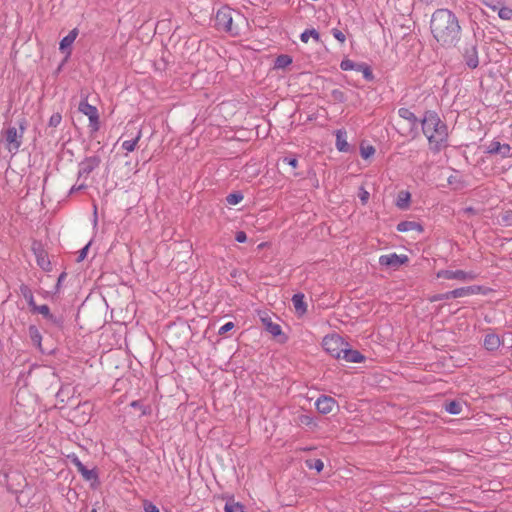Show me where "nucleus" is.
Returning <instances> with one entry per match:
<instances>
[{
	"label": "nucleus",
	"instance_id": "37998d69",
	"mask_svg": "<svg viewBox=\"0 0 512 512\" xmlns=\"http://www.w3.org/2000/svg\"><path fill=\"white\" fill-rule=\"evenodd\" d=\"M62 121V116L60 113H54L51 115L50 119H49V123L48 125L50 127H57Z\"/></svg>",
	"mask_w": 512,
	"mask_h": 512
},
{
	"label": "nucleus",
	"instance_id": "f3484780",
	"mask_svg": "<svg viewBox=\"0 0 512 512\" xmlns=\"http://www.w3.org/2000/svg\"><path fill=\"white\" fill-rule=\"evenodd\" d=\"M340 359H344L346 362L360 363L365 360V357L358 350L351 349L347 343V346L343 348Z\"/></svg>",
	"mask_w": 512,
	"mask_h": 512
},
{
	"label": "nucleus",
	"instance_id": "b1692460",
	"mask_svg": "<svg viewBox=\"0 0 512 512\" xmlns=\"http://www.w3.org/2000/svg\"><path fill=\"white\" fill-rule=\"evenodd\" d=\"M263 324L265 325L266 330L272 334L273 336H279L282 334V329L279 324L274 323L271 318L265 317L261 319Z\"/></svg>",
	"mask_w": 512,
	"mask_h": 512
},
{
	"label": "nucleus",
	"instance_id": "8fccbe9b",
	"mask_svg": "<svg viewBox=\"0 0 512 512\" xmlns=\"http://www.w3.org/2000/svg\"><path fill=\"white\" fill-rule=\"evenodd\" d=\"M332 34L335 37V39H337L339 42H341V43L345 42L346 37H345V34L342 31L334 28V29H332Z\"/></svg>",
	"mask_w": 512,
	"mask_h": 512
},
{
	"label": "nucleus",
	"instance_id": "0eeeda50",
	"mask_svg": "<svg viewBox=\"0 0 512 512\" xmlns=\"http://www.w3.org/2000/svg\"><path fill=\"white\" fill-rule=\"evenodd\" d=\"M19 127L20 133H18L16 127H9L5 131V141L10 152L16 153L22 144L23 133L25 130L24 122H20Z\"/></svg>",
	"mask_w": 512,
	"mask_h": 512
},
{
	"label": "nucleus",
	"instance_id": "412c9836",
	"mask_svg": "<svg viewBox=\"0 0 512 512\" xmlns=\"http://www.w3.org/2000/svg\"><path fill=\"white\" fill-rule=\"evenodd\" d=\"M78 35V30L77 28H74L73 30H71L68 35H66L61 41H60V46H59V49L62 51V52H66L70 47L71 45L73 44V42L75 41L76 37Z\"/></svg>",
	"mask_w": 512,
	"mask_h": 512
},
{
	"label": "nucleus",
	"instance_id": "c756f323",
	"mask_svg": "<svg viewBox=\"0 0 512 512\" xmlns=\"http://www.w3.org/2000/svg\"><path fill=\"white\" fill-rule=\"evenodd\" d=\"M291 63H292L291 56H289L287 54H281V55L277 56L274 66L277 69H284L287 66H289Z\"/></svg>",
	"mask_w": 512,
	"mask_h": 512
},
{
	"label": "nucleus",
	"instance_id": "4c0bfd02",
	"mask_svg": "<svg viewBox=\"0 0 512 512\" xmlns=\"http://www.w3.org/2000/svg\"><path fill=\"white\" fill-rule=\"evenodd\" d=\"M498 16L502 20H511L512 19V8L501 6L498 9Z\"/></svg>",
	"mask_w": 512,
	"mask_h": 512
},
{
	"label": "nucleus",
	"instance_id": "864d4df0",
	"mask_svg": "<svg viewBox=\"0 0 512 512\" xmlns=\"http://www.w3.org/2000/svg\"><path fill=\"white\" fill-rule=\"evenodd\" d=\"M299 422L304 425H310L312 423V418L308 415H300Z\"/></svg>",
	"mask_w": 512,
	"mask_h": 512
},
{
	"label": "nucleus",
	"instance_id": "a18cd8bd",
	"mask_svg": "<svg viewBox=\"0 0 512 512\" xmlns=\"http://www.w3.org/2000/svg\"><path fill=\"white\" fill-rule=\"evenodd\" d=\"M234 323L233 322H227L225 323L223 326H221L218 330V334L219 335H224L226 334L227 332H229L230 330H232L234 328Z\"/></svg>",
	"mask_w": 512,
	"mask_h": 512
},
{
	"label": "nucleus",
	"instance_id": "f8f14e48",
	"mask_svg": "<svg viewBox=\"0 0 512 512\" xmlns=\"http://www.w3.org/2000/svg\"><path fill=\"white\" fill-rule=\"evenodd\" d=\"M408 261L409 258L407 255H398L396 253L382 255L379 257V264L381 266L389 267L392 269H398L401 265L407 263Z\"/></svg>",
	"mask_w": 512,
	"mask_h": 512
},
{
	"label": "nucleus",
	"instance_id": "ddd939ff",
	"mask_svg": "<svg viewBox=\"0 0 512 512\" xmlns=\"http://www.w3.org/2000/svg\"><path fill=\"white\" fill-rule=\"evenodd\" d=\"M101 163V158L98 155L86 157L79 163L78 178L88 177V175L96 169Z\"/></svg>",
	"mask_w": 512,
	"mask_h": 512
},
{
	"label": "nucleus",
	"instance_id": "4be33fe9",
	"mask_svg": "<svg viewBox=\"0 0 512 512\" xmlns=\"http://www.w3.org/2000/svg\"><path fill=\"white\" fill-rule=\"evenodd\" d=\"M412 230L422 232L423 228L420 223L415 221H402L397 225V231L399 232H408Z\"/></svg>",
	"mask_w": 512,
	"mask_h": 512
},
{
	"label": "nucleus",
	"instance_id": "c03bdc74",
	"mask_svg": "<svg viewBox=\"0 0 512 512\" xmlns=\"http://www.w3.org/2000/svg\"><path fill=\"white\" fill-rule=\"evenodd\" d=\"M332 97L334 98V100H337L339 102H344L346 100L344 92L339 89H334L332 91Z\"/></svg>",
	"mask_w": 512,
	"mask_h": 512
},
{
	"label": "nucleus",
	"instance_id": "49530a36",
	"mask_svg": "<svg viewBox=\"0 0 512 512\" xmlns=\"http://www.w3.org/2000/svg\"><path fill=\"white\" fill-rule=\"evenodd\" d=\"M90 244L91 242H89L88 244H86L80 251H79V254H78V257H77V262H81L83 261L86 256H87V253H88V250H89V247H90Z\"/></svg>",
	"mask_w": 512,
	"mask_h": 512
},
{
	"label": "nucleus",
	"instance_id": "a211bd4d",
	"mask_svg": "<svg viewBox=\"0 0 512 512\" xmlns=\"http://www.w3.org/2000/svg\"><path fill=\"white\" fill-rule=\"evenodd\" d=\"M483 345L488 351H495L501 345L500 337L494 333L487 334L484 338Z\"/></svg>",
	"mask_w": 512,
	"mask_h": 512
},
{
	"label": "nucleus",
	"instance_id": "c9c22d12",
	"mask_svg": "<svg viewBox=\"0 0 512 512\" xmlns=\"http://www.w3.org/2000/svg\"><path fill=\"white\" fill-rule=\"evenodd\" d=\"M306 465L310 469H315L317 472H321L324 468V463L321 459H308Z\"/></svg>",
	"mask_w": 512,
	"mask_h": 512
},
{
	"label": "nucleus",
	"instance_id": "f257e3e1",
	"mask_svg": "<svg viewBox=\"0 0 512 512\" xmlns=\"http://www.w3.org/2000/svg\"><path fill=\"white\" fill-rule=\"evenodd\" d=\"M430 30L437 43L445 48L454 47L459 42L462 32L458 17L446 8H439L433 12Z\"/></svg>",
	"mask_w": 512,
	"mask_h": 512
},
{
	"label": "nucleus",
	"instance_id": "58836bf2",
	"mask_svg": "<svg viewBox=\"0 0 512 512\" xmlns=\"http://www.w3.org/2000/svg\"><path fill=\"white\" fill-rule=\"evenodd\" d=\"M499 223L504 225V226L512 225V211L508 210V211L503 212L500 215Z\"/></svg>",
	"mask_w": 512,
	"mask_h": 512
},
{
	"label": "nucleus",
	"instance_id": "7ed1b4c3",
	"mask_svg": "<svg viewBox=\"0 0 512 512\" xmlns=\"http://www.w3.org/2000/svg\"><path fill=\"white\" fill-rule=\"evenodd\" d=\"M233 13L235 11L228 6H223L217 11L215 16V27L217 30L228 32L234 36L239 34L238 26L234 25ZM236 15L241 18L238 12H236Z\"/></svg>",
	"mask_w": 512,
	"mask_h": 512
},
{
	"label": "nucleus",
	"instance_id": "dca6fc26",
	"mask_svg": "<svg viewBox=\"0 0 512 512\" xmlns=\"http://www.w3.org/2000/svg\"><path fill=\"white\" fill-rule=\"evenodd\" d=\"M316 409L321 414H328L332 412L337 402L334 398L327 395H321L315 402Z\"/></svg>",
	"mask_w": 512,
	"mask_h": 512
},
{
	"label": "nucleus",
	"instance_id": "c85d7f7f",
	"mask_svg": "<svg viewBox=\"0 0 512 512\" xmlns=\"http://www.w3.org/2000/svg\"><path fill=\"white\" fill-rule=\"evenodd\" d=\"M313 38L316 42H319L320 41V34L319 32L314 29V28H311V29H306L305 31H303L300 35V39L302 42L304 43H307L309 38Z\"/></svg>",
	"mask_w": 512,
	"mask_h": 512
},
{
	"label": "nucleus",
	"instance_id": "2eb2a0df",
	"mask_svg": "<svg viewBox=\"0 0 512 512\" xmlns=\"http://www.w3.org/2000/svg\"><path fill=\"white\" fill-rule=\"evenodd\" d=\"M32 250L35 254L38 266L44 271H50L51 262L48 258V254L43 249L42 245L40 243L34 242L32 245Z\"/></svg>",
	"mask_w": 512,
	"mask_h": 512
},
{
	"label": "nucleus",
	"instance_id": "79ce46f5",
	"mask_svg": "<svg viewBox=\"0 0 512 512\" xmlns=\"http://www.w3.org/2000/svg\"><path fill=\"white\" fill-rule=\"evenodd\" d=\"M481 3L490 9L496 11L498 10L502 5V0H480Z\"/></svg>",
	"mask_w": 512,
	"mask_h": 512
},
{
	"label": "nucleus",
	"instance_id": "1a4fd4ad",
	"mask_svg": "<svg viewBox=\"0 0 512 512\" xmlns=\"http://www.w3.org/2000/svg\"><path fill=\"white\" fill-rule=\"evenodd\" d=\"M340 68L343 71L355 70L357 72H361L366 81L374 80V75L371 67L364 62L356 63L350 59H343L340 63Z\"/></svg>",
	"mask_w": 512,
	"mask_h": 512
},
{
	"label": "nucleus",
	"instance_id": "72a5a7b5",
	"mask_svg": "<svg viewBox=\"0 0 512 512\" xmlns=\"http://www.w3.org/2000/svg\"><path fill=\"white\" fill-rule=\"evenodd\" d=\"M243 200V194L239 191H236V192H233V193H230L227 195L226 197V202L229 204V205H237L238 203H240L241 201Z\"/></svg>",
	"mask_w": 512,
	"mask_h": 512
},
{
	"label": "nucleus",
	"instance_id": "603ef678",
	"mask_svg": "<svg viewBox=\"0 0 512 512\" xmlns=\"http://www.w3.org/2000/svg\"><path fill=\"white\" fill-rule=\"evenodd\" d=\"M235 240L239 243H244L247 240V235L244 231H238L235 235Z\"/></svg>",
	"mask_w": 512,
	"mask_h": 512
},
{
	"label": "nucleus",
	"instance_id": "cd10ccee",
	"mask_svg": "<svg viewBox=\"0 0 512 512\" xmlns=\"http://www.w3.org/2000/svg\"><path fill=\"white\" fill-rule=\"evenodd\" d=\"M28 334L33 345L40 347L42 341V335L39 329L35 325H30L28 327Z\"/></svg>",
	"mask_w": 512,
	"mask_h": 512
},
{
	"label": "nucleus",
	"instance_id": "2f4dec72",
	"mask_svg": "<svg viewBox=\"0 0 512 512\" xmlns=\"http://www.w3.org/2000/svg\"><path fill=\"white\" fill-rule=\"evenodd\" d=\"M46 320L54 327L62 329L64 326V316L62 314H50V317H47Z\"/></svg>",
	"mask_w": 512,
	"mask_h": 512
},
{
	"label": "nucleus",
	"instance_id": "13d9d810",
	"mask_svg": "<svg viewBox=\"0 0 512 512\" xmlns=\"http://www.w3.org/2000/svg\"><path fill=\"white\" fill-rule=\"evenodd\" d=\"M18 478H21L23 481H25V478L21 474H16Z\"/></svg>",
	"mask_w": 512,
	"mask_h": 512
},
{
	"label": "nucleus",
	"instance_id": "5fc2aeb1",
	"mask_svg": "<svg viewBox=\"0 0 512 512\" xmlns=\"http://www.w3.org/2000/svg\"><path fill=\"white\" fill-rule=\"evenodd\" d=\"M86 188V185L85 184H81L79 186H73L70 190V194L76 192V191H80V190H83Z\"/></svg>",
	"mask_w": 512,
	"mask_h": 512
},
{
	"label": "nucleus",
	"instance_id": "de8ad7c7",
	"mask_svg": "<svg viewBox=\"0 0 512 512\" xmlns=\"http://www.w3.org/2000/svg\"><path fill=\"white\" fill-rule=\"evenodd\" d=\"M143 508L145 512H159V509L150 501H144Z\"/></svg>",
	"mask_w": 512,
	"mask_h": 512
},
{
	"label": "nucleus",
	"instance_id": "9d476101",
	"mask_svg": "<svg viewBox=\"0 0 512 512\" xmlns=\"http://www.w3.org/2000/svg\"><path fill=\"white\" fill-rule=\"evenodd\" d=\"M485 153L499 155L501 158H510L512 157V147L507 143H501L494 139L485 145Z\"/></svg>",
	"mask_w": 512,
	"mask_h": 512
},
{
	"label": "nucleus",
	"instance_id": "20e7f679",
	"mask_svg": "<svg viewBox=\"0 0 512 512\" xmlns=\"http://www.w3.org/2000/svg\"><path fill=\"white\" fill-rule=\"evenodd\" d=\"M481 290H482V287L478 286V285L456 288V289H454L452 291H448L446 293L434 295L431 298V301L434 302V301L449 300L452 298L466 297V296H470V295L479 294L481 292Z\"/></svg>",
	"mask_w": 512,
	"mask_h": 512
},
{
	"label": "nucleus",
	"instance_id": "09e8293b",
	"mask_svg": "<svg viewBox=\"0 0 512 512\" xmlns=\"http://www.w3.org/2000/svg\"><path fill=\"white\" fill-rule=\"evenodd\" d=\"M282 162L291 166L292 168H296L298 165V160L296 157H283Z\"/></svg>",
	"mask_w": 512,
	"mask_h": 512
},
{
	"label": "nucleus",
	"instance_id": "39448f33",
	"mask_svg": "<svg viewBox=\"0 0 512 512\" xmlns=\"http://www.w3.org/2000/svg\"><path fill=\"white\" fill-rule=\"evenodd\" d=\"M461 54L466 66L475 69L479 65L478 45L476 40L466 42L461 49Z\"/></svg>",
	"mask_w": 512,
	"mask_h": 512
},
{
	"label": "nucleus",
	"instance_id": "393cba45",
	"mask_svg": "<svg viewBox=\"0 0 512 512\" xmlns=\"http://www.w3.org/2000/svg\"><path fill=\"white\" fill-rule=\"evenodd\" d=\"M410 199L411 194L408 191L402 190L397 195L396 206L402 210L407 209L409 207Z\"/></svg>",
	"mask_w": 512,
	"mask_h": 512
},
{
	"label": "nucleus",
	"instance_id": "4468645a",
	"mask_svg": "<svg viewBox=\"0 0 512 512\" xmlns=\"http://www.w3.org/2000/svg\"><path fill=\"white\" fill-rule=\"evenodd\" d=\"M72 464L77 468V471L82 475L86 481L97 482L98 474L95 469H88L76 456H70Z\"/></svg>",
	"mask_w": 512,
	"mask_h": 512
},
{
	"label": "nucleus",
	"instance_id": "5701e85b",
	"mask_svg": "<svg viewBox=\"0 0 512 512\" xmlns=\"http://www.w3.org/2000/svg\"><path fill=\"white\" fill-rule=\"evenodd\" d=\"M336 147L340 152H349L350 146L346 141V131L337 130V132H336Z\"/></svg>",
	"mask_w": 512,
	"mask_h": 512
},
{
	"label": "nucleus",
	"instance_id": "a19ab883",
	"mask_svg": "<svg viewBox=\"0 0 512 512\" xmlns=\"http://www.w3.org/2000/svg\"><path fill=\"white\" fill-rule=\"evenodd\" d=\"M374 153H375V148L373 146H371V145H367V146L361 145V147H360V154H361V157L363 159H368L369 157L374 155Z\"/></svg>",
	"mask_w": 512,
	"mask_h": 512
},
{
	"label": "nucleus",
	"instance_id": "4d7b16f0",
	"mask_svg": "<svg viewBox=\"0 0 512 512\" xmlns=\"http://www.w3.org/2000/svg\"><path fill=\"white\" fill-rule=\"evenodd\" d=\"M464 212L467 213V214H473L474 215V214H476L477 211L473 207H467V208L464 209Z\"/></svg>",
	"mask_w": 512,
	"mask_h": 512
},
{
	"label": "nucleus",
	"instance_id": "f03ea898",
	"mask_svg": "<svg viewBox=\"0 0 512 512\" xmlns=\"http://www.w3.org/2000/svg\"><path fill=\"white\" fill-rule=\"evenodd\" d=\"M422 132L438 150L448 139V127L435 111L428 110L420 121Z\"/></svg>",
	"mask_w": 512,
	"mask_h": 512
},
{
	"label": "nucleus",
	"instance_id": "3c124183",
	"mask_svg": "<svg viewBox=\"0 0 512 512\" xmlns=\"http://www.w3.org/2000/svg\"><path fill=\"white\" fill-rule=\"evenodd\" d=\"M359 198L362 204H366L369 199V192L366 191L363 187L360 188Z\"/></svg>",
	"mask_w": 512,
	"mask_h": 512
},
{
	"label": "nucleus",
	"instance_id": "e433bc0d",
	"mask_svg": "<svg viewBox=\"0 0 512 512\" xmlns=\"http://www.w3.org/2000/svg\"><path fill=\"white\" fill-rule=\"evenodd\" d=\"M224 511L225 512H237V511H240V512H244L243 511V505H241L239 502H226L225 506H224Z\"/></svg>",
	"mask_w": 512,
	"mask_h": 512
},
{
	"label": "nucleus",
	"instance_id": "6e6d98bb",
	"mask_svg": "<svg viewBox=\"0 0 512 512\" xmlns=\"http://www.w3.org/2000/svg\"><path fill=\"white\" fill-rule=\"evenodd\" d=\"M67 274L65 272H62L59 277H58V280H57V286H59L63 280L66 278Z\"/></svg>",
	"mask_w": 512,
	"mask_h": 512
},
{
	"label": "nucleus",
	"instance_id": "423d86ee",
	"mask_svg": "<svg viewBox=\"0 0 512 512\" xmlns=\"http://www.w3.org/2000/svg\"><path fill=\"white\" fill-rule=\"evenodd\" d=\"M347 346V342L339 335L326 336L323 339L324 349L334 358L340 359L343 348Z\"/></svg>",
	"mask_w": 512,
	"mask_h": 512
},
{
	"label": "nucleus",
	"instance_id": "6e6552de",
	"mask_svg": "<svg viewBox=\"0 0 512 512\" xmlns=\"http://www.w3.org/2000/svg\"><path fill=\"white\" fill-rule=\"evenodd\" d=\"M78 110L89 118V127L93 132H96L100 128L99 114L95 106L89 104L87 100H81L78 106Z\"/></svg>",
	"mask_w": 512,
	"mask_h": 512
},
{
	"label": "nucleus",
	"instance_id": "bf43d9fd",
	"mask_svg": "<svg viewBox=\"0 0 512 512\" xmlns=\"http://www.w3.org/2000/svg\"><path fill=\"white\" fill-rule=\"evenodd\" d=\"M91 512H97V509H96V508H93V509L91 510Z\"/></svg>",
	"mask_w": 512,
	"mask_h": 512
},
{
	"label": "nucleus",
	"instance_id": "9b49d317",
	"mask_svg": "<svg viewBox=\"0 0 512 512\" xmlns=\"http://www.w3.org/2000/svg\"><path fill=\"white\" fill-rule=\"evenodd\" d=\"M476 276L472 271L466 272L463 270H440L437 272V278L456 279L462 282L472 281Z\"/></svg>",
	"mask_w": 512,
	"mask_h": 512
},
{
	"label": "nucleus",
	"instance_id": "ea45409f",
	"mask_svg": "<svg viewBox=\"0 0 512 512\" xmlns=\"http://www.w3.org/2000/svg\"><path fill=\"white\" fill-rule=\"evenodd\" d=\"M130 406L133 408H137L138 410H141L142 415H148L151 411L150 407L143 405V403L140 400L132 401Z\"/></svg>",
	"mask_w": 512,
	"mask_h": 512
},
{
	"label": "nucleus",
	"instance_id": "6ab92c4d",
	"mask_svg": "<svg viewBox=\"0 0 512 512\" xmlns=\"http://www.w3.org/2000/svg\"><path fill=\"white\" fill-rule=\"evenodd\" d=\"M292 303L297 314L304 315L307 312V304L304 301V294H294L292 297Z\"/></svg>",
	"mask_w": 512,
	"mask_h": 512
},
{
	"label": "nucleus",
	"instance_id": "bb28decb",
	"mask_svg": "<svg viewBox=\"0 0 512 512\" xmlns=\"http://www.w3.org/2000/svg\"><path fill=\"white\" fill-rule=\"evenodd\" d=\"M444 409L449 414L458 415L462 412V402L458 400L447 401L444 404Z\"/></svg>",
	"mask_w": 512,
	"mask_h": 512
},
{
	"label": "nucleus",
	"instance_id": "473e14b6",
	"mask_svg": "<svg viewBox=\"0 0 512 512\" xmlns=\"http://www.w3.org/2000/svg\"><path fill=\"white\" fill-rule=\"evenodd\" d=\"M7 489H8V491L17 495L16 501L20 506L25 507L28 505L29 500H24V498L22 497V494L24 493L23 490L12 489L11 485H9V484L7 485Z\"/></svg>",
	"mask_w": 512,
	"mask_h": 512
},
{
	"label": "nucleus",
	"instance_id": "7c9ffc66",
	"mask_svg": "<svg viewBox=\"0 0 512 512\" xmlns=\"http://www.w3.org/2000/svg\"><path fill=\"white\" fill-rule=\"evenodd\" d=\"M141 136H142V132H141V130H139V131L137 132V135H136V137H135V138H133V139H131V140H126V141H124V142L122 143V148H123L124 150L128 151V152H132V151H134V150H135V148H136V145H137L138 141H139V140H140V138H141Z\"/></svg>",
	"mask_w": 512,
	"mask_h": 512
},
{
	"label": "nucleus",
	"instance_id": "a878e982",
	"mask_svg": "<svg viewBox=\"0 0 512 512\" xmlns=\"http://www.w3.org/2000/svg\"><path fill=\"white\" fill-rule=\"evenodd\" d=\"M19 291L23 298L27 301L30 309H32L36 305V303L34 301L33 292L30 289V287L26 284H21L19 287Z\"/></svg>",
	"mask_w": 512,
	"mask_h": 512
},
{
	"label": "nucleus",
	"instance_id": "aec40b11",
	"mask_svg": "<svg viewBox=\"0 0 512 512\" xmlns=\"http://www.w3.org/2000/svg\"><path fill=\"white\" fill-rule=\"evenodd\" d=\"M398 115L407 121L410 122L413 128L417 127L421 120H419L416 115L408 108H399Z\"/></svg>",
	"mask_w": 512,
	"mask_h": 512
},
{
	"label": "nucleus",
	"instance_id": "f704fd0d",
	"mask_svg": "<svg viewBox=\"0 0 512 512\" xmlns=\"http://www.w3.org/2000/svg\"><path fill=\"white\" fill-rule=\"evenodd\" d=\"M31 312L33 313H39L41 314L45 319L47 317H50V314H51V311H50V308L48 305L44 304V305H35L32 309H31Z\"/></svg>",
	"mask_w": 512,
	"mask_h": 512
}]
</instances>
